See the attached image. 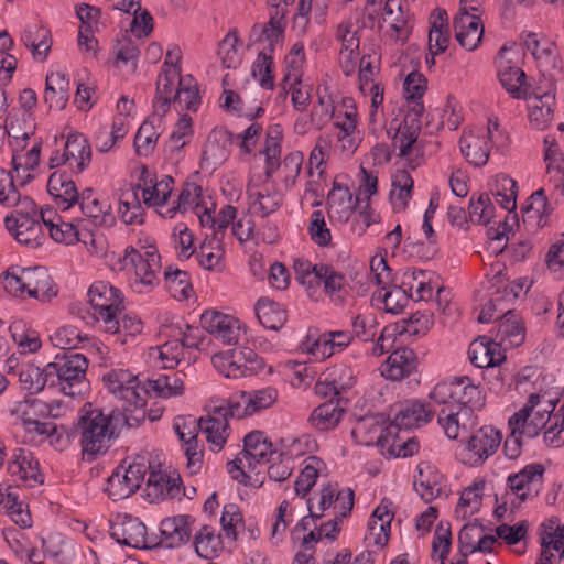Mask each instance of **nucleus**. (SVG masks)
Returning <instances> with one entry per match:
<instances>
[{
	"label": "nucleus",
	"instance_id": "f257e3e1",
	"mask_svg": "<svg viewBox=\"0 0 564 564\" xmlns=\"http://www.w3.org/2000/svg\"><path fill=\"white\" fill-rule=\"evenodd\" d=\"M131 422L133 421L126 417L118 409L105 413L101 409H94L90 403L86 404L77 422L83 455L96 458L105 454L123 426H137Z\"/></svg>",
	"mask_w": 564,
	"mask_h": 564
},
{
	"label": "nucleus",
	"instance_id": "f03ea898",
	"mask_svg": "<svg viewBox=\"0 0 564 564\" xmlns=\"http://www.w3.org/2000/svg\"><path fill=\"white\" fill-rule=\"evenodd\" d=\"M102 381L108 391L123 402L121 413L134 421L132 425L144 422L149 390L140 386L137 376L126 369H111L104 375Z\"/></svg>",
	"mask_w": 564,
	"mask_h": 564
},
{
	"label": "nucleus",
	"instance_id": "7ed1b4c3",
	"mask_svg": "<svg viewBox=\"0 0 564 564\" xmlns=\"http://www.w3.org/2000/svg\"><path fill=\"white\" fill-rule=\"evenodd\" d=\"M3 288L14 296H30L48 302L57 295V288L48 271L43 267H10L3 273Z\"/></svg>",
	"mask_w": 564,
	"mask_h": 564
},
{
	"label": "nucleus",
	"instance_id": "20e7f679",
	"mask_svg": "<svg viewBox=\"0 0 564 564\" xmlns=\"http://www.w3.org/2000/svg\"><path fill=\"white\" fill-rule=\"evenodd\" d=\"M87 368V358L78 352H65L47 364V371L52 372V386H57L65 395L69 397L83 395L89 390V381L86 378Z\"/></svg>",
	"mask_w": 564,
	"mask_h": 564
},
{
	"label": "nucleus",
	"instance_id": "39448f33",
	"mask_svg": "<svg viewBox=\"0 0 564 564\" xmlns=\"http://www.w3.org/2000/svg\"><path fill=\"white\" fill-rule=\"evenodd\" d=\"M88 297L94 308V317L105 332L119 328V315H122L123 297L118 288L108 282L97 281L88 290Z\"/></svg>",
	"mask_w": 564,
	"mask_h": 564
},
{
	"label": "nucleus",
	"instance_id": "423d86ee",
	"mask_svg": "<svg viewBox=\"0 0 564 564\" xmlns=\"http://www.w3.org/2000/svg\"><path fill=\"white\" fill-rule=\"evenodd\" d=\"M429 398L434 403H451L467 408L474 414L475 410L485 406L486 399L479 388L467 376L456 377L451 381L438 382L430 392Z\"/></svg>",
	"mask_w": 564,
	"mask_h": 564
},
{
	"label": "nucleus",
	"instance_id": "0eeeda50",
	"mask_svg": "<svg viewBox=\"0 0 564 564\" xmlns=\"http://www.w3.org/2000/svg\"><path fill=\"white\" fill-rule=\"evenodd\" d=\"M558 399H550L542 404L541 395L532 393L522 409L509 419V426H516L528 437H535L553 419Z\"/></svg>",
	"mask_w": 564,
	"mask_h": 564
},
{
	"label": "nucleus",
	"instance_id": "6e6552de",
	"mask_svg": "<svg viewBox=\"0 0 564 564\" xmlns=\"http://www.w3.org/2000/svg\"><path fill=\"white\" fill-rule=\"evenodd\" d=\"M434 404L440 408L434 412L437 415V423L451 440H457L477 424V417L467 408L453 405L449 402Z\"/></svg>",
	"mask_w": 564,
	"mask_h": 564
},
{
	"label": "nucleus",
	"instance_id": "1a4fd4ad",
	"mask_svg": "<svg viewBox=\"0 0 564 564\" xmlns=\"http://www.w3.org/2000/svg\"><path fill=\"white\" fill-rule=\"evenodd\" d=\"M202 327L224 345H237L245 334L240 322L231 315L207 310L200 315Z\"/></svg>",
	"mask_w": 564,
	"mask_h": 564
},
{
	"label": "nucleus",
	"instance_id": "9d476101",
	"mask_svg": "<svg viewBox=\"0 0 564 564\" xmlns=\"http://www.w3.org/2000/svg\"><path fill=\"white\" fill-rule=\"evenodd\" d=\"M246 193L250 209L261 218L275 213L283 203L282 193L271 182H262L260 184L250 180Z\"/></svg>",
	"mask_w": 564,
	"mask_h": 564
},
{
	"label": "nucleus",
	"instance_id": "9b49d317",
	"mask_svg": "<svg viewBox=\"0 0 564 564\" xmlns=\"http://www.w3.org/2000/svg\"><path fill=\"white\" fill-rule=\"evenodd\" d=\"M124 265L134 268L137 280L143 285H154L158 283V273L161 270L160 254L156 250L147 249L143 252L128 247L123 257Z\"/></svg>",
	"mask_w": 564,
	"mask_h": 564
},
{
	"label": "nucleus",
	"instance_id": "f8f14e48",
	"mask_svg": "<svg viewBox=\"0 0 564 564\" xmlns=\"http://www.w3.org/2000/svg\"><path fill=\"white\" fill-rule=\"evenodd\" d=\"M174 180L164 175L161 180L152 174L147 166L141 167L137 188L142 191L143 203L149 207H163L172 194Z\"/></svg>",
	"mask_w": 564,
	"mask_h": 564
},
{
	"label": "nucleus",
	"instance_id": "ddd939ff",
	"mask_svg": "<svg viewBox=\"0 0 564 564\" xmlns=\"http://www.w3.org/2000/svg\"><path fill=\"white\" fill-rule=\"evenodd\" d=\"M508 50L502 46L496 56V67L498 78L502 87L513 98H527L528 97V85L525 83V73L516 65H512L511 61L506 57Z\"/></svg>",
	"mask_w": 564,
	"mask_h": 564
},
{
	"label": "nucleus",
	"instance_id": "4468645a",
	"mask_svg": "<svg viewBox=\"0 0 564 564\" xmlns=\"http://www.w3.org/2000/svg\"><path fill=\"white\" fill-rule=\"evenodd\" d=\"M454 30L456 40L467 51L476 50L484 35V25L480 18L470 14L463 2L460 3L459 13L454 19Z\"/></svg>",
	"mask_w": 564,
	"mask_h": 564
},
{
	"label": "nucleus",
	"instance_id": "2eb2a0df",
	"mask_svg": "<svg viewBox=\"0 0 564 564\" xmlns=\"http://www.w3.org/2000/svg\"><path fill=\"white\" fill-rule=\"evenodd\" d=\"M436 409H430L421 401L404 403L395 413L393 422L386 427L388 436H392L402 429H413L430 422Z\"/></svg>",
	"mask_w": 564,
	"mask_h": 564
},
{
	"label": "nucleus",
	"instance_id": "dca6fc26",
	"mask_svg": "<svg viewBox=\"0 0 564 564\" xmlns=\"http://www.w3.org/2000/svg\"><path fill=\"white\" fill-rule=\"evenodd\" d=\"M543 473L544 468L542 465H528L520 473L510 475L507 482L512 492L521 501H524L538 495L542 485Z\"/></svg>",
	"mask_w": 564,
	"mask_h": 564
},
{
	"label": "nucleus",
	"instance_id": "f3484780",
	"mask_svg": "<svg viewBox=\"0 0 564 564\" xmlns=\"http://www.w3.org/2000/svg\"><path fill=\"white\" fill-rule=\"evenodd\" d=\"M416 367V354L408 347H402L388 356L380 370L384 378L392 381H401L412 375Z\"/></svg>",
	"mask_w": 564,
	"mask_h": 564
},
{
	"label": "nucleus",
	"instance_id": "a211bd4d",
	"mask_svg": "<svg viewBox=\"0 0 564 564\" xmlns=\"http://www.w3.org/2000/svg\"><path fill=\"white\" fill-rule=\"evenodd\" d=\"M4 225L22 245L36 248L45 240L39 218H13V215H10L4 218Z\"/></svg>",
	"mask_w": 564,
	"mask_h": 564
},
{
	"label": "nucleus",
	"instance_id": "6ab92c4d",
	"mask_svg": "<svg viewBox=\"0 0 564 564\" xmlns=\"http://www.w3.org/2000/svg\"><path fill=\"white\" fill-rule=\"evenodd\" d=\"M194 519L188 514L165 518L161 521L160 532L162 543L167 547H178L192 538Z\"/></svg>",
	"mask_w": 564,
	"mask_h": 564
},
{
	"label": "nucleus",
	"instance_id": "aec40b11",
	"mask_svg": "<svg viewBox=\"0 0 564 564\" xmlns=\"http://www.w3.org/2000/svg\"><path fill=\"white\" fill-rule=\"evenodd\" d=\"M111 536L120 544L134 549H150L147 527L133 517H126L111 527Z\"/></svg>",
	"mask_w": 564,
	"mask_h": 564
},
{
	"label": "nucleus",
	"instance_id": "412c9836",
	"mask_svg": "<svg viewBox=\"0 0 564 564\" xmlns=\"http://www.w3.org/2000/svg\"><path fill=\"white\" fill-rule=\"evenodd\" d=\"M8 471L14 480L30 482V486L42 482L39 462L32 452L25 448H15L8 463Z\"/></svg>",
	"mask_w": 564,
	"mask_h": 564
},
{
	"label": "nucleus",
	"instance_id": "4be33fe9",
	"mask_svg": "<svg viewBox=\"0 0 564 564\" xmlns=\"http://www.w3.org/2000/svg\"><path fill=\"white\" fill-rule=\"evenodd\" d=\"M490 127L481 134L473 131L465 132L460 140V151L467 161L474 166H484L490 153Z\"/></svg>",
	"mask_w": 564,
	"mask_h": 564
},
{
	"label": "nucleus",
	"instance_id": "5701e85b",
	"mask_svg": "<svg viewBox=\"0 0 564 564\" xmlns=\"http://www.w3.org/2000/svg\"><path fill=\"white\" fill-rule=\"evenodd\" d=\"M313 274L316 283L323 284V290L335 303H343L345 299L346 276L327 263H316L313 268Z\"/></svg>",
	"mask_w": 564,
	"mask_h": 564
},
{
	"label": "nucleus",
	"instance_id": "b1692460",
	"mask_svg": "<svg viewBox=\"0 0 564 564\" xmlns=\"http://www.w3.org/2000/svg\"><path fill=\"white\" fill-rule=\"evenodd\" d=\"M470 362L478 368H489L500 365L506 356L497 340L485 336L475 339L468 349Z\"/></svg>",
	"mask_w": 564,
	"mask_h": 564
},
{
	"label": "nucleus",
	"instance_id": "393cba45",
	"mask_svg": "<svg viewBox=\"0 0 564 564\" xmlns=\"http://www.w3.org/2000/svg\"><path fill=\"white\" fill-rule=\"evenodd\" d=\"M275 454L273 444L262 431H252L243 437V456L249 469L254 468V464L269 462Z\"/></svg>",
	"mask_w": 564,
	"mask_h": 564
},
{
	"label": "nucleus",
	"instance_id": "a878e982",
	"mask_svg": "<svg viewBox=\"0 0 564 564\" xmlns=\"http://www.w3.org/2000/svg\"><path fill=\"white\" fill-rule=\"evenodd\" d=\"M198 429L214 451H220L229 436L228 420L217 408L198 420Z\"/></svg>",
	"mask_w": 564,
	"mask_h": 564
},
{
	"label": "nucleus",
	"instance_id": "bb28decb",
	"mask_svg": "<svg viewBox=\"0 0 564 564\" xmlns=\"http://www.w3.org/2000/svg\"><path fill=\"white\" fill-rule=\"evenodd\" d=\"M525 327L521 317L511 308L499 318L496 340L500 346L518 347L524 341Z\"/></svg>",
	"mask_w": 564,
	"mask_h": 564
},
{
	"label": "nucleus",
	"instance_id": "cd10ccee",
	"mask_svg": "<svg viewBox=\"0 0 564 564\" xmlns=\"http://www.w3.org/2000/svg\"><path fill=\"white\" fill-rule=\"evenodd\" d=\"M345 403L344 398H337V401H325L312 411L308 422L314 429L322 432L335 429L346 412Z\"/></svg>",
	"mask_w": 564,
	"mask_h": 564
},
{
	"label": "nucleus",
	"instance_id": "c85d7f7f",
	"mask_svg": "<svg viewBox=\"0 0 564 564\" xmlns=\"http://www.w3.org/2000/svg\"><path fill=\"white\" fill-rule=\"evenodd\" d=\"M443 476L431 464L423 462L417 466V475L414 477L415 491L425 502H431L442 492Z\"/></svg>",
	"mask_w": 564,
	"mask_h": 564
},
{
	"label": "nucleus",
	"instance_id": "c756f323",
	"mask_svg": "<svg viewBox=\"0 0 564 564\" xmlns=\"http://www.w3.org/2000/svg\"><path fill=\"white\" fill-rule=\"evenodd\" d=\"M77 203L82 213L91 218L95 225L111 227L115 224L111 206L105 200H99L90 188L82 192Z\"/></svg>",
	"mask_w": 564,
	"mask_h": 564
},
{
	"label": "nucleus",
	"instance_id": "7c9ffc66",
	"mask_svg": "<svg viewBox=\"0 0 564 564\" xmlns=\"http://www.w3.org/2000/svg\"><path fill=\"white\" fill-rule=\"evenodd\" d=\"M525 99H529V120L531 126L538 130L547 128L553 120L554 95L551 93L542 95L528 93Z\"/></svg>",
	"mask_w": 564,
	"mask_h": 564
},
{
	"label": "nucleus",
	"instance_id": "2f4dec72",
	"mask_svg": "<svg viewBox=\"0 0 564 564\" xmlns=\"http://www.w3.org/2000/svg\"><path fill=\"white\" fill-rule=\"evenodd\" d=\"M502 440L501 432L492 426L480 427L468 441V451L482 462L496 453Z\"/></svg>",
	"mask_w": 564,
	"mask_h": 564
},
{
	"label": "nucleus",
	"instance_id": "473e14b6",
	"mask_svg": "<svg viewBox=\"0 0 564 564\" xmlns=\"http://www.w3.org/2000/svg\"><path fill=\"white\" fill-rule=\"evenodd\" d=\"M47 191L54 197L57 205L64 209L75 205L80 194H78L75 182L64 173L54 172L47 182Z\"/></svg>",
	"mask_w": 564,
	"mask_h": 564
},
{
	"label": "nucleus",
	"instance_id": "72a5a7b5",
	"mask_svg": "<svg viewBox=\"0 0 564 564\" xmlns=\"http://www.w3.org/2000/svg\"><path fill=\"white\" fill-rule=\"evenodd\" d=\"M358 202L359 196L354 199L347 186L334 182L333 188L327 197L328 213L332 216H336L339 220L347 221Z\"/></svg>",
	"mask_w": 564,
	"mask_h": 564
},
{
	"label": "nucleus",
	"instance_id": "f704fd0d",
	"mask_svg": "<svg viewBox=\"0 0 564 564\" xmlns=\"http://www.w3.org/2000/svg\"><path fill=\"white\" fill-rule=\"evenodd\" d=\"M64 152L69 160V165L77 173L83 172L91 160V148L87 138L78 132L69 133Z\"/></svg>",
	"mask_w": 564,
	"mask_h": 564
},
{
	"label": "nucleus",
	"instance_id": "c9c22d12",
	"mask_svg": "<svg viewBox=\"0 0 564 564\" xmlns=\"http://www.w3.org/2000/svg\"><path fill=\"white\" fill-rule=\"evenodd\" d=\"M421 119L416 115L405 113L393 138V147L399 150L400 156H409L412 153L413 145L421 133Z\"/></svg>",
	"mask_w": 564,
	"mask_h": 564
},
{
	"label": "nucleus",
	"instance_id": "e433bc0d",
	"mask_svg": "<svg viewBox=\"0 0 564 564\" xmlns=\"http://www.w3.org/2000/svg\"><path fill=\"white\" fill-rule=\"evenodd\" d=\"M52 372L47 371V365L44 368L29 362L21 366L19 370V382L23 390L31 394L40 393L45 386L52 387Z\"/></svg>",
	"mask_w": 564,
	"mask_h": 564
},
{
	"label": "nucleus",
	"instance_id": "4c0bfd02",
	"mask_svg": "<svg viewBox=\"0 0 564 564\" xmlns=\"http://www.w3.org/2000/svg\"><path fill=\"white\" fill-rule=\"evenodd\" d=\"M254 310L260 324L271 330L281 329L288 319L286 310L267 297L258 300Z\"/></svg>",
	"mask_w": 564,
	"mask_h": 564
},
{
	"label": "nucleus",
	"instance_id": "58836bf2",
	"mask_svg": "<svg viewBox=\"0 0 564 564\" xmlns=\"http://www.w3.org/2000/svg\"><path fill=\"white\" fill-rule=\"evenodd\" d=\"M202 102L199 95L198 84L192 75H186L180 78V86H177L173 105L177 110L197 111Z\"/></svg>",
	"mask_w": 564,
	"mask_h": 564
},
{
	"label": "nucleus",
	"instance_id": "ea45409f",
	"mask_svg": "<svg viewBox=\"0 0 564 564\" xmlns=\"http://www.w3.org/2000/svg\"><path fill=\"white\" fill-rule=\"evenodd\" d=\"M69 82L65 74L56 72L46 76L44 100L50 108L63 109L69 98Z\"/></svg>",
	"mask_w": 564,
	"mask_h": 564
},
{
	"label": "nucleus",
	"instance_id": "a19ab883",
	"mask_svg": "<svg viewBox=\"0 0 564 564\" xmlns=\"http://www.w3.org/2000/svg\"><path fill=\"white\" fill-rule=\"evenodd\" d=\"M414 181L405 170H398L392 178V189L390 200L395 212L404 210L412 196Z\"/></svg>",
	"mask_w": 564,
	"mask_h": 564
},
{
	"label": "nucleus",
	"instance_id": "79ce46f5",
	"mask_svg": "<svg viewBox=\"0 0 564 564\" xmlns=\"http://www.w3.org/2000/svg\"><path fill=\"white\" fill-rule=\"evenodd\" d=\"M551 212L552 209L549 207V202L543 188L535 191L521 207L523 223L536 221L538 227L544 226V218L549 216Z\"/></svg>",
	"mask_w": 564,
	"mask_h": 564
},
{
	"label": "nucleus",
	"instance_id": "37998d69",
	"mask_svg": "<svg viewBox=\"0 0 564 564\" xmlns=\"http://www.w3.org/2000/svg\"><path fill=\"white\" fill-rule=\"evenodd\" d=\"M376 426L380 431L377 444L382 448L388 446V454L390 456L405 458L419 452V442L415 441L414 438H408L406 441H402L398 436V432L392 434V436H388L387 429L383 430L380 425Z\"/></svg>",
	"mask_w": 564,
	"mask_h": 564
},
{
	"label": "nucleus",
	"instance_id": "c03bdc74",
	"mask_svg": "<svg viewBox=\"0 0 564 564\" xmlns=\"http://www.w3.org/2000/svg\"><path fill=\"white\" fill-rule=\"evenodd\" d=\"M128 133L126 119L122 117L113 118L111 128L101 126L95 133L94 143L97 151L105 153L112 149L117 141L123 139Z\"/></svg>",
	"mask_w": 564,
	"mask_h": 564
},
{
	"label": "nucleus",
	"instance_id": "a18cd8bd",
	"mask_svg": "<svg viewBox=\"0 0 564 564\" xmlns=\"http://www.w3.org/2000/svg\"><path fill=\"white\" fill-rule=\"evenodd\" d=\"M393 513L390 512L388 505L384 500L373 510L371 518L368 522V528L371 534H376L375 544L384 546L389 539V532Z\"/></svg>",
	"mask_w": 564,
	"mask_h": 564
},
{
	"label": "nucleus",
	"instance_id": "49530a36",
	"mask_svg": "<svg viewBox=\"0 0 564 564\" xmlns=\"http://www.w3.org/2000/svg\"><path fill=\"white\" fill-rule=\"evenodd\" d=\"M194 546L198 556L213 558L221 549L220 534L210 525H203L194 535Z\"/></svg>",
	"mask_w": 564,
	"mask_h": 564
},
{
	"label": "nucleus",
	"instance_id": "de8ad7c7",
	"mask_svg": "<svg viewBox=\"0 0 564 564\" xmlns=\"http://www.w3.org/2000/svg\"><path fill=\"white\" fill-rule=\"evenodd\" d=\"M241 41L236 29L230 30L218 45V56L224 67L237 68L242 61Z\"/></svg>",
	"mask_w": 564,
	"mask_h": 564
},
{
	"label": "nucleus",
	"instance_id": "09e8293b",
	"mask_svg": "<svg viewBox=\"0 0 564 564\" xmlns=\"http://www.w3.org/2000/svg\"><path fill=\"white\" fill-rule=\"evenodd\" d=\"M491 192L503 209H507L509 213L514 212L517 207L518 187L513 178L505 174L498 175Z\"/></svg>",
	"mask_w": 564,
	"mask_h": 564
},
{
	"label": "nucleus",
	"instance_id": "8fccbe9b",
	"mask_svg": "<svg viewBox=\"0 0 564 564\" xmlns=\"http://www.w3.org/2000/svg\"><path fill=\"white\" fill-rule=\"evenodd\" d=\"M149 387L156 397L172 398L183 393V375L177 371L160 375L156 379L148 380Z\"/></svg>",
	"mask_w": 564,
	"mask_h": 564
},
{
	"label": "nucleus",
	"instance_id": "3c124183",
	"mask_svg": "<svg viewBox=\"0 0 564 564\" xmlns=\"http://www.w3.org/2000/svg\"><path fill=\"white\" fill-rule=\"evenodd\" d=\"M224 253L225 252L220 246V240L217 237H214L210 240H205L200 245L196 259L198 264L205 270L221 271L224 268Z\"/></svg>",
	"mask_w": 564,
	"mask_h": 564
},
{
	"label": "nucleus",
	"instance_id": "603ef678",
	"mask_svg": "<svg viewBox=\"0 0 564 564\" xmlns=\"http://www.w3.org/2000/svg\"><path fill=\"white\" fill-rule=\"evenodd\" d=\"M214 367L226 378H241L248 376V369L241 362V358H238L236 350L227 352L215 354L212 357Z\"/></svg>",
	"mask_w": 564,
	"mask_h": 564
},
{
	"label": "nucleus",
	"instance_id": "864d4df0",
	"mask_svg": "<svg viewBox=\"0 0 564 564\" xmlns=\"http://www.w3.org/2000/svg\"><path fill=\"white\" fill-rule=\"evenodd\" d=\"M285 29V17L282 9L270 11L269 21L262 25L261 39L268 42V45L263 48L270 53L274 51L276 44L283 39Z\"/></svg>",
	"mask_w": 564,
	"mask_h": 564
},
{
	"label": "nucleus",
	"instance_id": "5fc2aeb1",
	"mask_svg": "<svg viewBox=\"0 0 564 564\" xmlns=\"http://www.w3.org/2000/svg\"><path fill=\"white\" fill-rule=\"evenodd\" d=\"M223 107L228 111H234L238 116H243L250 120L258 118L264 113V108L261 102L258 105L247 107V99L231 89L224 90Z\"/></svg>",
	"mask_w": 564,
	"mask_h": 564
},
{
	"label": "nucleus",
	"instance_id": "6e6d98bb",
	"mask_svg": "<svg viewBox=\"0 0 564 564\" xmlns=\"http://www.w3.org/2000/svg\"><path fill=\"white\" fill-rule=\"evenodd\" d=\"M51 406L40 399H26L17 406V414L22 421L24 429L31 426L42 417L51 414Z\"/></svg>",
	"mask_w": 564,
	"mask_h": 564
},
{
	"label": "nucleus",
	"instance_id": "4d7b16f0",
	"mask_svg": "<svg viewBox=\"0 0 564 564\" xmlns=\"http://www.w3.org/2000/svg\"><path fill=\"white\" fill-rule=\"evenodd\" d=\"M335 37L341 43V55L345 52L348 57H351L356 52H358L360 45L358 28L351 20L343 21L337 26Z\"/></svg>",
	"mask_w": 564,
	"mask_h": 564
},
{
	"label": "nucleus",
	"instance_id": "13d9d810",
	"mask_svg": "<svg viewBox=\"0 0 564 564\" xmlns=\"http://www.w3.org/2000/svg\"><path fill=\"white\" fill-rule=\"evenodd\" d=\"M7 132L17 141L25 142L35 131V124L30 112L22 111L21 115L11 116L6 124Z\"/></svg>",
	"mask_w": 564,
	"mask_h": 564
},
{
	"label": "nucleus",
	"instance_id": "bf43d9fd",
	"mask_svg": "<svg viewBox=\"0 0 564 564\" xmlns=\"http://www.w3.org/2000/svg\"><path fill=\"white\" fill-rule=\"evenodd\" d=\"M322 375L326 378L328 384L334 389H339L341 393L350 389L356 382L352 368L343 364L327 368Z\"/></svg>",
	"mask_w": 564,
	"mask_h": 564
},
{
	"label": "nucleus",
	"instance_id": "052dcab7",
	"mask_svg": "<svg viewBox=\"0 0 564 564\" xmlns=\"http://www.w3.org/2000/svg\"><path fill=\"white\" fill-rule=\"evenodd\" d=\"M2 205L15 208L13 218H39L35 203L28 196L22 197L17 187L7 193L2 198Z\"/></svg>",
	"mask_w": 564,
	"mask_h": 564
},
{
	"label": "nucleus",
	"instance_id": "680f3d73",
	"mask_svg": "<svg viewBox=\"0 0 564 564\" xmlns=\"http://www.w3.org/2000/svg\"><path fill=\"white\" fill-rule=\"evenodd\" d=\"M164 276L167 283L169 291L173 297L177 300L188 299L192 292V284L189 282V276L186 271H182L178 269L171 270V268H169L164 272Z\"/></svg>",
	"mask_w": 564,
	"mask_h": 564
},
{
	"label": "nucleus",
	"instance_id": "e2e57ef3",
	"mask_svg": "<svg viewBox=\"0 0 564 564\" xmlns=\"http://www.w3.org/2000/svg\"><path fill=\"white\" fill-rule=\"evenodd\" d=\"M272 67L271 53L265 50L261 51L252 65V76L258 79L262 88L272 89L274 87Z\"/></svg>",
	"mask_w": 564,
	"mask_h": 564
},
{
	"label": "nucleus",
	"instance_id": "0e129e2a",
	"mask_svg": "<svg viewBox=\"0 0 564 564\" xmlns=\"http://www.w3.org/2000/svg\"><path fill=\"white\" fill-rule=\"evenodd\" d=\"M159 133L153 122L145 120L134 137V149L138 155L148 156L155 148Z\"/></svg>",
	"mask_w": 564,
	"mask_h": 564
},
{
	"label": "nucleus",
	"instance_id": "69168bd1",
	"mask_svg": "<svg viewBox=\"0 0 564 564\" xmlns=\"http://www.w3.org/2000/svg\"><path fill=\"white\" fill-rule=\"evenodd\" d=\"M105 491L112 501H120L129 498L137 490L134 487H131L127 478L121 473V468H116L107 480Z\"/></svg>",
	"mask_w": 564,
	"mask_h": 564
},
{
	"label": "nucleus",
	"instance_id": "338daca9",
	"mask_svg": "<svg viewBox=\"0 0 564 564\" xmlns=\"http://www.w3.org/2000/svg\"><path fill=\"white\" fill-rule=\"evenodd\" d=\"M425 272L422 270H414L403 274L402 286L410 291V296H413L412 291L415 290L416 300L424 301L432 297L433 289L424 281Z\"/></svg>",
	"mask_w": 564,
	"mask_h": 564
},
{
	"label": "nucleus",
	"instance_id": "774afa93",
	"mask_svg": "<svg viewBox=\"0 0 564 564\" xmlns=\"http://www.w3.org/2000/svg\"><path fill=\"white\" fill-rule=\"evenodd\" d=\"M343 107L345 112L333 116L335 118L334 129L335 133H355L358 132L357 128V109L351 98L343 99Z\"/></svg>",
	"mask_w": 564,
	"mask_h": 564
}]
</instances>
